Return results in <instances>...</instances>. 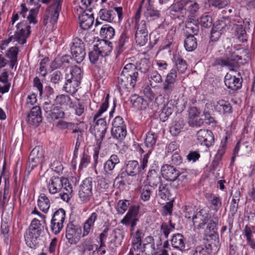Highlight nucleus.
<instances>
[{"label":"nucleus","instance_id":"obj_16","mask_svg":"<svg viewBox=\"0 0 255 255\" xmlns=\"http://www.w3.org/2000/svg\"><path fill=\"white\" fill-rule=\"evenodd\" d=\"M240 77H237L230 73H227L225 76L224 83L228 88L233 91H237L240 89L242 86L243 79L240 73H238Z\"/></svg>","mask_w":255,"mask_h":255},{"label":"nucleus","instance_id":"obj_31","mask_svg":"<svg viewBox=\"0 0 255 255\" xmlns=\"http://www.w3.org/2000/svg\"><path fill=\"white\" fill-rule=\"evenodd\" d=\"M197 19L195 21L193 20L187 19L185 23V33L187 35H193L194 36L198 35L199 32V27Z\"/></svg>","mask_w":255,"mask_h":255},{"label":"nucleus","instance_id":"obj_56","mask_svg":"<svg viewBox=\"0 0 255 255\" xmlns=\"http://www.w3.org/2000/svg\"><path fill=\"white\" fill-rule=\"evenodd\" d=\"M73 191V186L70 183L68 184L65 188H64L60 192H59V196L64 201L68 202L71 197V194Z\"/></svg>","mask_w":255,"mask_h":255},{"label":"nucleus","instance_id":"obj_61","mask_svg":"<svg viewBox=\"0 0 255 255\" xmlns=\"http://www.w3.org/2000/svg\"><path fill=\"white\" fill-rule=\"evenodd\" d=\"M151 187L148 185H145L142 188L140 198L143 201H147L149 200L152 193Z\"/></svg>","mask_w":255,"mask_h":255},{"label":"nucleus","instance_id":"obj_11","mask_svg":"<svg viewBox=\"0 0 255 255\" xmlns=\"http://www.w3.org/2000/svg\"><path fill=\"white\" fill-rule=\"evenodd\" d=\"M16 27L17 31L14 36H11L10 38L14 39L20 44H24L30 34V26L25 25L23 22H20L17 24Z\"/></svg>","mask_w":255,"mask_h":255},{"label":"nucleus","instance_id":"obj_28","mask_svg":"<svg viewBox=\"0 0 255 255\" xmlns=\"http://www.w3.org/2000/svg\"><path fill=\"white\" fill-rule=\"evenodd\" d=\"M82 255H94L98 250V246L93 244L90 240L86 239L80 246Z\"/></svg>","mask_w":255,"mask_h":255},{"label":"nucleus","instance_id":"obj_63","mask_svg":"<svg viewBox=\"0 0 255 255\" xmlns=\"http://www.w3.org/2000/svg\"><path fill=\"white\" fill-rule=\"evenodd\" d=\"M74 123L67 122L63 120L59 121L56 125V127L60 130L72 129L74 128Z\"/></svg>","mask_w":255,"mask_h":255},{"label":"nucleus","instance_id":"obj_17","mask_svg":"<svg viewBox=\"0 0 255 255\" xmlns=\"http://www.w3.org/2000/svg\"><path fill=\"white\" fill-rule=\"evenodd\" d=\"M160 172L165 179L171 182L177 180L179 176V170L173 166L167 164L162 166Z\"/></svg>","mask_w":255,"mask_h":255},{"label":"nucleus","instance_id":"obj_10","mask_svg":"<svg viewBox=\"0 0 255 255\" xmlns=\"http://www.w3.org/2000/svg\"><path fill=\"white\" fill-rule=\"evenodd\" d=\"M82 227L78 224H67L66 237L71 245L76 244L81 237Z\"/></svg>","mask_w":255,"mask_h":255},{"label":"nucleus","instance_id":"obj_55","mask_svg":"<svg viewBox=\"0 0 255 255\" xmlns=\"http://www.w3.org/2000/svg\"><path fill=\"white\" fill-rule=\"evenodd\" d=\"M235 32L236 35L240 41L244 42L247 41V34L242 24L236 25Z\"/></svg>","mask_w":255,"mask_h":255},{"label":"nucleus","instance_id":"obj_64","mask_svg":"<svg viewBox=\"0 0 255 255\" xmlns=\"http://www.w3.org/2000/svg\"><path fill=\"white\" fill-rule=\"evenodd\" d=\"M150 79L149 82L151 86H152L154 83H161L163 81L161 76L156 71H153L151 73Z\"/></svg>","mask_w":255,"mask_h":255},{"label":"nucleus","instance_id":"obj_6","mask_svg":"<svg viewBox=\"0 0 255 255\" xmlns=\"http://www.w3.org/2000/svg\"><path fill=\"white\" fill-rule=\"evenodd\" d=\"M71 58L77 63H81L85 59L86 51L85 45L79 38H76L73 40L70 47Z\"/></svg>","mask_w":255,"mask_h":255},{"label":"nucleus","instance_id":"obj_40","mask_svg":"<svg viewBox=\"0 0 255 255\" xmlns=\"http://www.w3.org/2000/svg\"><path fill=\"white\" fill-rule=\"evenodd\" d=\"M202 214V211H200L195 215L190 213L189 212H187L185 213V218L187 219L186 222H190L192 221L193 223H196L202 221V223H206V218L208 217V215L207 214V216L204 218Z\"/></svg>","mask_w":255,"mask_h":255},{"label":"nucleus","instance_id":"obj_3","mask_svg":"<svg viewBox=\"0 0 255 255\" xmlns=\"http://www.w3.org/2000/svg\"><path fill=\"white\" fill-rule=\"evenodd\" d=\"M177 72L176 69H172L167 74L162 85V93L163 97L169 99L170 96L177 94L180 91V84H178L177 79Z\"/></svg>","mask_w":255,"mask_h":255},{"label":"nucleus","instance_id":"obj_37","mask_svg":"<svg viewBox=\"0 0 255 255\" xmlns=\"http://www.w3.org/2000/svg\"><path fill=\"white\" fill-rule=\"evenodd\" d=\"M172 246L183 252L185 251V240L181 234H176L173 236L171 240Z\"/></svg>","mask_w":255,"mask_h":255},{"label":"nucleus","instance_id":"obj_19","mask_svg":"<svg viewBox=\"0 0 255 255\" xmlns=\"http://www.w3.org/2000/svg\"><path fill=\"white\" fill-rule=\"evenodd\" d=\"M71 57L68 55L57 56L51 62L50 67L52 70L57 69H65L70 67Z\"/></svg>","mask_w":255,"mask_h":255},{"label":"nucleus","instance_id":"obj_51","mask_svg":"<svg viewBox=\"0 0 255 255\" xmlns=\"http://www.w3.org/2000/svg\"><path fill=\"white\" fill-rule=\"evenodd\" d=\"M157 138V135L154 132L148 131L146 134L145 144L146 147L151 148L155 145Z\"/></svg>","mask_w":255,"mask_h":255},{"label":"nucleus","instance_id":"obj_32","mask_svg":"<svg viewBox=\"0 0 255 255\" xmlns=\"http://www.w3.org/2000/svg\"><path fill=\"white\" fill-rule=\"evenodd\" d=\"M214 107L221 114L227 115L232 113V106L231 104L223 100H219L216 105L214 104Z\"/></svg>","mask_w":255,"mask_h":255},{"label":"nucleus","instance_id":"obj_45","mask_svg":"<svg viewBox=\"0 0 255 255\" xmlns=\"http://www.w3.org/2000/svg\"><path fill=\"white\" fill-rule=\"evenodd\" d=\"M184 47L188 51H193L197 47V39L193 35H187L184 40Z\"/></svg>","mask_w":255,"mask_h":255},{"label":"nucleus","instance_id":"obj_9","mask_svg":"<svg viewBox=\"0 0 255 255\" xmlns=\"http://www.w3.org/2000/svg\"><path fill=\"white\" fill-rule=\"evenodd\" d=\"M159 170L158 162L154 161L150 165L146 177L148 186L155 187L162 182L161 174Z\"/></svg>","mask_w":255,"mask_h":255},{"label":"nucleus","instance_id":"obj_12","mask_svg":"<svg viewBox=\"0 0 255 255\" xmlns=\"http://www.w3.org/2000/svg\"><path fill=\"white\" fill-rule=\"evenodd\" d=\"M242 57L237 54L235 52H232L229 57L226 58H218L216 59L214 62L215 65H220L222 67L226 66L229 68L238 66L241 63Z\"/></svg>","mask_w":255,"mask_h":255},{"label":"nucleus","instance_id":"obj_62","mask_svg":"<svg viewBox=\"0 0 255 255\" xmlns=\"http://www.w3.org/2000/svg\"><path fill=\"white\" fill-rule=\"evenodd\" d=\"M53 112L51 114L50 119L52 120H56L59 119H63L65 117V113L61 109V108L56 106L53 107Z\"/></svg>","mask_w":255,"mask_h":255},{"label":"nucleus","instance_id":"obj_35","mask_svg":"<svg viewBox=\"0 0 255 255\" xmlns=\"http://www.w3.org/2000/svg\"><path fill=\"white\" fill-rule=\"evenodd\" d=\"M59 14L52 11L49 9L46 8L43 16V24L46 25L50 23L52 25L56 24L57 22Z\"/></svg>","mask_w":255,"mask_h":255},{"label":"nucleus","instance_id":"obj_33","mask_svg":"<svg viewBox=\"0 0 255 255\" xmlns=\"http://www.w3.org/2000/svg\"><path fill=\"white\" fill-rule=\"evenodd\" d=\"M56 102L57 104L66 109L75 107V103L73 102L72 100L68 95L62 94L57 96L56 98Z\"/></svg>","mask_w":255,"mask_h":255},{"label":"nucleus","instance_id":"obj_29","mask_svg":"<svg viewBox=\"0 0 255 255\" xmlns=\"http://www.w3.org/2000/svg\"><path fill=\"white\" fill-rule=\"evenodd\" d=\"M141 10V6L140 5L137 9L134 15L135 27V32H148L146 22L144 20H140V12Z\"/></svg>","mask_w":255,"mask_h":255},{"label":"nucleus","instance_id":"obj_27","mask_svg":"<svg viewBox=\"0 0 255 255\" xmlns=\"http://www.w3.org/2000/svg\"><path fill=\"white\" fill-rule=\"evenodd\" d=\"M94 46L102 58L109 55L113 49L112 43L108 40H102Z\"/></svg>","mask_w":255,"mask_h":255},{"label":"nucleus","instance_id":"obj_41","mask_svg":"<svg viewBox=\"0 0 255 255\" xmlns=\"http://www.w3.org/2000/svg\"><path fill=\"white\" fill-rule=\"evenodd\" d=\"M38 206L40 210L44 213H46L50 206L49 199L44 193H41L37 201Z\"/></svg>","mask_w":255,"mask_h":255},{"label":"nucleus","instance_id":"obj_26","mask_svg":"<svg viewBox=\"0 0 255 255\" xmlns=\"http://www.w3.org/2000/svg\"><path fill=\"white\" fill-rule=\"evenodd\" d=\"M175 101L174 100H168L166 104L163 105L161 112L159 114V118L162 122H165L172 114L174 110Z\"/></svg>","mask_w":255,"mask_h":255},{"label":"nucleus","instance_id":"obj_7","mask_svg":"<svg viewBox=\"0 0 255 255\" xmlns=\"http://www.w3.org/2000/svg\"><path fill=\"white\" fill-rule=\"evenodd\" d=\"M70 184L67 178L53 176L50 178L47 187L50 194H55L60 192Z\"/></svg>","mask_w":255,"mask_h":255},{"label":"nucleus","instance_id":"obj_50","mask_svg":"<svg viewBox=\"0 0 255 255\" xmlns=\"http://www.w3.org/2000/svg\"><path fill=\"white\" fill-rule=\"evenodd\" d=\"M197 21L202 26L205 28L210 27L213 24V20L211 16L204 13Z\"/></svg>","mask_w":255,"mask_h":255},{"label":"nucleus","instance_id":"obj_39","mask_svg":"<svg viewBox=\"0 0 255 255\" xmlns=\"http://www.w3.org/2000/svg\"><path fill=\"white\" fill-rule=\"evenodd\" d=\"M114 239L111 240L109 247L112 250L120 245L122 242L124 235L119 229H116L113 231Z\"/></svg>","mask_w":255,"mask_h":255},{"label":"nucleus","instance_id":"obj_46","mask_svg":"<svg viewBox=\"0 0 255 255\" xmlns=\"http://www.w3.org/2000/svg\"><path fill=\"white\" fill-rule=\"evenodd\" d=\"M111 133L113 137L118 140L122 141L126 136L127 131L126 128H112Z\"/></svg>","mask_w":255,"mask_h":255},{"label":"nucleus","instance_id":"obj_25","mask_svg":"<svg viewBox=\"0 0 255 255\" xmlns=\"http://www.w3.org/2000/svg\"><path fill=\"white\" fill-rule=\"evenodd\" d=\"M138 212L139 206H130L127 214L121 220V223H136L138 221Z\"/></svg>","mask_w":255,"mask_h":255},{"label":"nucleus","instance_id":"obj_2","mask_svg":"<svg viewBox=\"0 0 255 255\" xmlns=\"http://www.w3.org/2000/svg\"><path fill=\"white\" fill-rule=\"evenodd\" d=\"M83 77L82 71L76 65L72 66L65 75V82L63 90L70 94H74L78 90Z\"/></svg>","mask_w":255,"mask_h":255},{"label":"nucleus","instance_id":"obj_23","mask_svg":"<svg viewBox=\"0 0 255 255\" xmlns=\"http://www.w3.org/2000/svg\"><path fill=\"white\" fill-rule=\"evenodd\" d=\"M200 8V6L197 2L188 0L185 9L187 15V19H191L195 21L199 14Z\"/></svg>","mask_w":255,"mask_h":255},{"label":"nucleus","instance_id":"obj_4","mask_svg":"<svg viewBox=\"0 0 255 255\" xmlns=\"http://www.w3.org/2000/svg\"><path fill=\"white\" fill-rule=\"evenodd\" d=\"M95 122L96 124L94 127V133L97 140V147H96L94 149L93 158L94 160V166H96L98 163L100 144L105 137L107 129V126L105 118H98Z\"/></svg>","mask_w":255,"mask_h":255},{"label":"nucleus","instance_id":"obj_1","mask_svg":"<svg viewBox=\"0 0 255 255\" xmlns=\"http://www.w3.org/2000/svg\"><path fill=\"white\" fill-rule=\"evenodd\" d=\"M138 79L136 65L133 63L126 64L118 78L117 86L119 91H130L134 88Z\"/></svg>","mask_w":255,"mask_h":255},{"label":"nucleus","instance_id":"obj_48","mask_svg":"<svg viewBox=\"0 0 255 255\" xmlns=\"http://www.w3.org/2000/svg\"><path fill=\"white\" fill-rule=\"evenodd\" d=\"M65 218V210L62 208H60L54 213L51 223H63Z\"/></svg>","mask_w":255,"mask_h":255},{"label":"nucleus","instance_id":"obj_5","mask_svg":"<svg viewBox=\"0 0 255 255\" xmlns=\"http://www.w3.org/2000/svg\"><path fill=\"white\" fill-rule=\"evenodd\" d=\"M40 225L41 224H30L24 236L27 246L31 249H35L38 246V239L43 229Z\"/></svg>","mask_w":255,"mask_h":255},{"label":"nucleus","instance_id":"obj_47","mask_svg":"<svg viewBox=\"0 0 255 255\" xmlns=\"http://www.w3.org/2000/svg\"><path fill=\"white\" fill-rule=\"evenodd\" d=\"M229 254L230 255H247L246 247L242 245L239 246L230 245Z\"/></svg>","mask_w":255,"mask_h":255},{"label":"nucleus","instance_id":"obj_49","mask_svg":"<svg viewBox=\"0 0 255 255\" xmlns=\"http://www.w3.org/2000/svg\"><path fill=\"white\" fill-rule=\"evenodd\" d=\"M174 59L178 72L181 73H184L187 68L186 61L180 56H174Z\"/></svg>","mask_w":255,"mask_h":255},{"label":"nucleus","instance_id":"obj_42","mask_svg":"<svg viewBox=\"0 0 255 255\" xmlns=\"http://www.w3.org/2000/svg\"><path fill=\"white\" fill-rule=\"evenodd\" d=\"M115 16V13L113 9L102 8L99 12L100 19L107 22H112Z\"/></svg>","mask_w":255,"mask_h":255},{"label":"nucleus","instance_id":"obj_18","mask_svg":"<svg viewBox=\"0 0 255 255\" xmlns=\"http://www.w3.org/2000/svg\"><path fill=\"white\" fill-rule=\"evenodd\" d=\"M120 160L116 154H112L104 164V174L106 177L113 175L116 166L120 163Z\"/></svg>","mask_w":255,"mask_h":255},{"label":"nucleus","instance_id":"obj_21","mask_svg":"<svg viewBox=\"0 0 255 255\" xmlns=\"http://www.w3.org/2000/svg\"><path fill=\"white\" fill-rule=\"evenodd\" d=\"M42 120L41 110L39 106L33 107L26 119L28 124L34 126H37Z\"/></svg>","mask_w":255,"mask_h":255},{"label":"nucleus","instance_id":"obj_44","mask_svg":"<svg viewBox=\"0 0 255 255\" xmlns=\"http://www.w3.org/2000/svg\"><path fill=\"white\" fill-rule=\"evenodd\" d=\"M157 194L162 199H168L171 195L169 185L166 183L161 182L159 184Z\"/></svg>","mask_w":255,"mask_h":255},{"label":"nucleus","instance_id":"obj_60","mask_svg":"<svg viewBox=\"0 0 255 255\" xmlns=\"http://www.w3.org/2000/svg\"><path fill=\"white\" fill-rule=\"evenodd\" d=\"M56 105L52 104L50 101H48L45 102L43 104V110L44 111L45 115L48 119H50L51 114L53 113V107Z\"/></svg>","mask_w":255,"mask_h":255},{"label":"nucleus","instance_id":"obj_59","mask_svg":"<svg viewBox=\"0 0 255 255\" xmlns=\"http://www.w3.org/2000/svg\"><path fill=\"white\" fill-rule=\"evenodd\" d=\"M130 205V201L127 200H120L118 201L117 210L118 214H123Z\"/></svg>","mask_w":255,"mask_h":255},{"label":"nucleus","instance_id":"obj_54","mask_svg":"<svg viewBox=\"0 0 255 255\" xmlns=\"http://www.w3.org/2000/svg\"><path fill=\"white\" fill-rule=\"evenodd\" d=\"M148 39V32H138L135 33V40L137 45L139 46L144 45Z\"/></svg>","mask_w":255,"mask_h":255},{"label":"nucleus","instance_id":"obj_24","mask_svg":"<svg viewBox=\"0 0 255 255\" xmlns=\"http://www.w3.org/2000/svg\"><path fill=\"white\" fill-rule=\"evenodd\" d=\"M81 12L79 14L78 19L80 26L84 30L88 29L93 25L94 20L93 14H89L86 12V10H81Z\"/></svg>","mask_w":255,"mask_h":255},{"label":"nucleus","instance_id":"obj_36","mask_svg":"<svg viewBox=\"0 0 255 255\" xmlns=\"http://www.w3.org/2000/svg\"><path fill=\"white\" fill-rule=\"evenodd\" d=\"M184 126V121L182 118L177 119L173 122L169 128V131L172 135L176 136L181 132Z\"/></svg>","mask_w":255,"mask_h":255},{"label":"nucleus","instance_id":"obj_20","mask_svg":"<svg viewBox=\"0 0 255 255\" xmlns=\"http://www.w3.org/2000/svg\"><path fill=\"white\" fill-rule=\"evenodd\" d=\"M151 236H147L144 240V243L143 245V250L142 252L145 255H156L158 251H159L160 247H161V240L160 237H156V241L155 243L157 246L156 249H153L152 247Z\"/></svg>","mask_w":255,"mask_h":255},{"label":"nucleus","instance_id":"obj_15","mask_svg":"<svg viewBox=\"0 0 255 255\" xmlns=\"http://www.w3.org/2000/svg\"><path fill=\"white\" fill-rule=\"evenodd\" d=\"M188 123L191 127H199L204 123L203 120L199 118L200 115V110L196 107H190L188 110Z\"/></svg>","mask_w":255,"mask_h":255},{"label":"nucleus","instance_id":"obj_38","mask_svg":"<svg viewBox=\"0 0 255 255\" xmlns=\"http://www.w3.org/2000/svg\"><path fill=\"white\" fill-rule=\"evenodd\" d=\"M100 36L104 39L103 40H108L112 39L115 35V29L109 24H104L101 28L100 32Z\"/></svg>","mask_w":255,"mask_h":255},{"label":"nucleus","instance_id":"obj_14","mask_svg":"<svg viewBox=\"0 0 255 255\" xmlns=\"http://www.w3.org/2000/svg\"><path fill=\"white\" fill-rule=\"evenodd\" d=\"M44 151L40 146H35L31 151L29 156V161L31 169H33L43 160Z\"/></svg>","mask_w":255,"mask_h":255},{"label":"nucleus","instance_id":"obj_53","mask_svg":"<svg viewBox=\"0 0 255 255\" xmlns=\"http://www.w3.org/2000/svg\"><path fill=\"white\" fill-rule=\"evenodd\" d=\"M109 95L108 94L104 102L101 105L100 107L93 117V121L95 122L97 119L100 118L102 114L107 111L109 107Z\"/></svg>","mask_w":255,"mask_h":255},{"label":"nucleus","instance_id":"obj_57","mask_svg":"<svg viewBox=\"0 0 255 255\" xmlns=\"http://www.w3.org/2000/svg\"><path fill=\"white\" fill-rule=\"evenodd\" d=\"M136 66L138 70H139L141 73H146L151 67V63L149 60L147 58H143L140 60V62Z\"/></svg>","mask_w":255,"mask_h":255},{"label":"nucleus","instance_id":"obj_30","mask_svg":"<svg viewBox=\"0 0 255 255\" xmlns=\"http://www.w3.org/2000/svg\"><path fill=\"white\" fill-rule=\"evenodd\" d=\"M130 102L132 107L137 110H144L146 109L148 104L145 100L141 96L134 94L130 98Z\"/></svg>","mask_w":255,"mask_h":255},{"label":"nucleus","instance_id":"obj_52","mask_svg":"<svg viewBox=\"0 0 255 255\" xmlns=\"http://www.w3.org/2000/svg\"><path fill=\"white\" fill-rule=\"evenodd\" d=\"M188 0H175L174 3L171 5V10L175 12H181L182 10L185 9Z\"/></svg>","mask_w":255,"mask_h":255},{"label":"nucleus","instance_id":"obj_13","mask_svg":"<svg viewBox=\"0 0 255 255\" xmlns=\"http://www.w3.org/2000/svg\"><path fill=\"white\" fill-rule=\"evenodd\" d=\"M197 139L201 145L209 148L212 146L215 142L213 133L211 130L201 129L196 133Z\"/></svg>","mask_w":255,"mask_h":255},{"label":"nucleus","instance_id":"obj_58","mask_svg":"<svg viewBox=\"0 0 255 255\" xmlns=\"http://www.w3.org/2000/svg\"><path fill=\"white\" fill-rule=\"evenodd\" d=\"M209 7L219 9L225 7L228 4L226 0H208Z\"/></svg>","mask_w":255,"mask_h":255},{"label":"nucleus","instance_id":"obj_34","mask_svg":"<svg viewBox=\"0 0 255 255\" xmlns=\"http://www.w3.org/2000/svg\"><path fill=\"white\" fill-rule=\"evenodd\" d=\"M140 168L137 161L129 160L126 164V172L128 176H135L139 172Z\"/></svg>","mask_w":255,"mask_h":255},{"label":"nucleus","instance_id":"obj_22","mask_svg":"<svg viewBox=\"0 0 255 255\" xmlns=\"http://www.w3.org/2000/svg\"><path fill=\"white\" fill-rule=\"evenodd\" d=\"M143 15L148 22L157 21L159 19L162 20L160 11L150 3L146 4Z\"/></svg>","mask_w":255,"mask_h":255},{"label":"nucleus","instance_id":"obj_43","mask_svg":"<svg viewBox=\"0 0 255 255\" xmlns=\"http://www.w3.org/2000/svg\"><path fill=\"white\" fill-rule=\"evenodd\" d=\"M214 106V103H207L205 105V107L203 111V115L204 116L205 120L207 121V123L209 125L217 123V121L215 120L214 118L211 116L209 112L210 109H212Z\"/></svg>","mask_w":255,"mask_h":255},{"label":"nucleus","instance_id":"obj_8","mask_svg":"<svg viewBox=\"0 0 255 255\" xmlns=\"http://www.w3.org/2000/svg\"><path fill=\"white\" fill-rule=\"evenodd\" d=\"M93 179L88 177L84 179L79 186L78 195L83 203L89 201L93 195Z\"/></svg>","mask_w":255,"mask_h":255}]
</instances>
